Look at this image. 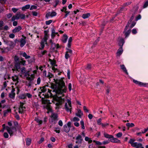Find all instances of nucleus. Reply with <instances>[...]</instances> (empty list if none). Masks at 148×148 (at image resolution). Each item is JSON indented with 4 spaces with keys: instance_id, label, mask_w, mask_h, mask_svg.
I'll return each mask as SVG.
<instances>
[{
    "instance_id": "obj_1",
    "label": "nucleus",
    "mask_w": 148,
    "mask_h": 148,
    "mask_svg": "<svg viewBox=\"0 0 148 148\" xmlns=\"http://www.w3.org/2000/svg\"><path fill=\"white\" fill-rule=\"evenodd\" d=\"M57 82L59 87L56 89V92L57 94H58V96L60 97V100L59 101H57L56 103V106L55 108L58 110L61 108L62 103L64 101V99L62 98V96L60 95L64 96V93L66 91V88L65 86V83L62 78Z\"/></svg>"
},
{
    "instance_id": "obj_2",
    "label": "nucleus",
    "mask_w": 148,
    "mask_h": 148,
    "mask_svg": "<svg viewBox=\"0 0 148 148\" xmlns=\"http://www.w3.org/2000/svg\"><path fill=\"white\" fill-rule=\"evenodd\" d=\"M40 88L41 92H39L40 94H38V96L40 98H41L42 99L43 98L45 97L48 98L51 96L52 94L51 93V90H49V89H48V93L47 94H45V95H44V96H41V94H42V93L45 92L47 91V89L45 88V86H43L42 88L40 87Z\"/></svg>"
},
{
    "instance_id": "obj_3",
    "label": "nucleus",
    "mask_w": 148,
    "mask_h": 148,
    "mask_svg": "<svg viewBox=\"0 0 148 148\" xmlns=\"http://www.w3.org/2000/svg\"><path fill=\"white\" fill-rule=\"evenodd\" d=\"M25 17V15L24 14H21L19 12L17 13L16 15L13 16L12 18V21H14L15 20L18 19L19 18L24 19Z\"/></svg>"
},
{
    "instance_id": "obj_4",
    "label": "nucleus",
    "mask_w": 148,
    "mask_h": 148,
    "mask_svg": "<svg viewBox=\"0 0 148 148\" xmlns=\"http://www.w3.org/2000/svg\"><path fill=\"white\" fill-rule=\"evenodd\" d=\"M15 127H9L8 126H7L6 129L10 134V136H12L13 133V130H14L16 131V127L18 125V123L17 122H14Z\"/></svg>"
},
{
    "instance_id": "obj_5",
    "label": "nucleus",
    "mask_w": 148,
    "mask_h": 148,
    "mask_svg": "<svg viewBox=\"0 0 148 148\" xmlns=\"http://www.w3.org/2000/svg\"><path fill=\"white\" fill-rule=\"evenodd\" d=\"M66 101L67 103L66 102L65 103V109L67 112H70V113H71V101L70 100L67 99Z\"/></svg>"
},
{
    "instance_id": "obj_6",
    "label": "nucleus",
    "mask_w": 148,
    "mask_h": 148,
    "mask_svg": "<svg viewBox=\"0 0 148 148\" xmlns=\"http://www.w3.org/2000/svg\"><path fill=\"white\" fill-rule=\"evenodd\" d=\"M24 103L21 102H20V105L18 109L19 113L22 114L25 110V107L24 106Z\"/></svg>"
},
{
    "instance_id": "obj_7",
    "label": "nucleus",
    "mask_w": 148,
    "mask_h": 148,
    "mask_svg": "<svg viewBox=\"0 0 148 148\" xmlns=\"http://www.w3.org/2000/svg\"><path fill=\"white\" fill-rule=\"evenodd\" d=\"M67 51L66 53L65 57L66 59H68L70 57L72 53V50L66 48Z\"/></svg>"
},
{
    "instance_id": "obj_8",
    "label": "nucleus",
    "mask_w": 148,
    "mask_h": 148,
    "mask_svg": "<svg viewBox=\"0 0 148 148\" xmlns=\"http://www.w3.org/2000/svg\"><path fill=\"white\" fill-rule=\"evenodd\" d=\"M20 63L19 62H16L15 63V68L14 69H12V71H16V72L17 73V72H19L20 71L19 70L21 68H20Z\"/></svg>"
},
{
    "instance_id": "obj_9",
    "label": "nucleus",
    "mask_w": 148,
    "mask_h": 148,
    "mask_svg": "<svg viewBox=\"0 0 148 148\" xmlns=\"http://www.w3.org/2000/svg\"><path fill=\"white\" fill-rule=\"evenodd\" d=\"M51 116L52 122L54 121V123H56V121L58 120L57 114L55 113H52Z\"/></svg>"
},
{
    "instance_id": "obj_10",
    "label": "nucleus",
    "mask_w": 148,
    "mask_h": 148,
    "mask_svg": "<svg viewBox=\"0 0 148 148\" xmlns=\"http://www.w3.org/2000/svg\"><path fill=\"white\" fill-rule=\"evenodd\" d=\"M76 140L77 141H76V143L78 144L81 143L83 140L82 136L80 135H78L76 137Z\"/></svg>"
},
{
    "instance_id": "obj_11",
    "label": "nucleus",
    "mask_w": 148,
    "mask_h": 148,
    "mask_svg": "<svg viewBox=\"0 0 148 148\" xmlns=\"http://www.w3.org/2000/svg\"><path fill=\"white\" fill-rule=\"evenodd\" d=\"M12 79L14 82L15 85H16L18 82V78L17 76L14 75L12 77Z\"/></svg>"
},
{
    "instance_id": "obj_12",
    "label": "nucleus",
    "mask_w": 148,
    "mask_h": 148,
    "mask_svg": "<svg viewBox=\"0 0 148 148\" xmlns=\"http://www.w3.org/2000/svg\"><path fill=\"white\" fill-rule=\"evenodd\" d=\"M35 75L34 73L31 74V75H30V76L29 77H27V79L29 81H32L35 78Z\"/></svg>"
},
{
    "instance_id": "obj_13",
    "label": "nucleus",
    "mask_w": 148,
    "mask_h": 148,
    "mask_svg": "<svg viewBox=\"0 0 148 148\" xmlns=\"http://www.w3.org/2000/svg\"><path fill=\"white\" fill-rule=\"evenodd\" d=\"M47 39H46L45 38H44L41 41V49H42L44 48L45 47V43L46 44H47Z\"/></svg>"
},
{
    "instance_id": "obj_14",
    "label": "nucleus",
    "mask_w": 148,
    "mask_h": 148,
    "mask_svg": "<svg viewBox=\"0 0 148 148\" xmlns=\"http://www.w3.org/2000/svg\"><path fill=\"white\" fill-rule=\"evenodd\" d=\"M22 29L21 27L20 26H18L16 27L13 30L12 32L14 33H16L18 32Z\"/></svg>"
},
{
    "instance_id": "obj_15",
    "label": "nucleus",
    "mask_w": 148,
    "mask_h": 148,
    "mask_svg": "<svg viewBox=\"0 0 148 148\" xmlns=\"http://www.w3.org/2000/svg\"><path fill=\"white\" fill-rule=\"evenodd\" d=\"M14 91L15 90L14 89H13L12 90L11 92L9 94V97L10 98L12 99H14V98L15 94L14 92Z\"/></svg>"
},
{
    "instance_id": "obj_16",
    "label": "nucleus",
    "mask_w": 148,
    "mask_h": 148,
    "mask_svg": "<svg viewBox=\"0 0 148 148\" xmlns=\"http://www.w3.org/2000/svg\"><path fill=\"white\" fill-rule=\"evenodd\" d=\"M1 52L2 53H7L9 51V49L8 47L1 48Z\"/></svg>"
},
{
    "instance_id": "obj_17",
    "label": "nucleus",
    "mask_w": 148,
    "mask_h": 148,
    "mask_svg": "<svg viewBox=\"0 0 148 148\" xmlns=\"http://www.w3.org/2000/svg\"><path fill=\"white\" fill-rule=\"evenodd\" d=\"M134 17V15H133L132 17H131L129 21L127 24L126 25L125 27V31L127 29L128 27L129 26L130 24V23L131 22V21H132V20L133 19Z\"/></svg>"
},
{
    "instance_id": "obj_18",
    "label": "nucleus",
    "mask_w": 148,
    "mask_h": 148,
    "mask_svg": "<svg viewBox=\"0 0 148 148\" xmlns=\"http://www.w3.org/2000/svg\"><path fill=\"white\" fill-rule=\"evenodd\" d=\"M121 69L123 70L125 73L127 75L128 74V73L127 72L126 68L125 67V66L123 64H122L120 65Z\"/></svg>"
},
{
    "instance_id": "obj_19",
    "label": "nucleus",
    "mask_w": 148,
    "mask_h": 148,
    "mask_svg": "<svg viewBox=\"0 0 148 148\" xmlns=\"http://www.w3.org/2000/svg\"><path fill=\"white\" fill-rule=\"evenodd\" d=\"M142 144L141 143H138L137 142H134V145L133 147H136V148H139L142 146Z\"/></svg>"
},
{
    "instance_id": "obj_20",
    "label": "nucleus",
    "mask_w": 148,
    "mask_h": 148,
    "mask_svg": "<svg viewBox=\"0 0 148 148\" xmlns=\"http://www.w3.org/2000/svg\"><path fill=\"white\" fill-rule=\"evenodd\" d=\"M83 115V112L81 111L80 110H78L77 113L76 114V115L80 118H81V116H82Z\"/></svg>"
},
{
    "instance_id": "obj_21",
    "label": "nucleus",
    "mask_w": 148,
    "mask_h": 148,
    "mask_svg": "<svg viewBox=\"0 0 148 148\" xmlns=\"http://www.w3.org/2000/svg\"><path fill=\"white\" fill-rule=\"evenodd\" d=\"M70 130V128L65 125L64 126V130L66 132H68Z\"/></svg>"
},
{
    "instance_id": "obj_22",
    "label": "nucleus",
    "mask_w": 148,
    "mask_h": 148,
    "mask_svg": "<svg viewBox=\"0 0 148 148\" xmlns=\"http://www.w3.org/2000/svg\"><path fill=\"white\" fill-rule=\"evenodd\" d=\"M123 51V49L122 47H120L118 49L117 52V56H120L122 53Z\"/></svg>"
},
{
    "instance_id": "obj_23",
    "label": "nucleus",
    "mask_w": 148,
    "mask_h": 148,
    "mask_svg": "<svg viewBox=\"0 0 148 148\" xmlns=\"http://www.w3.org/2000/svg\"><path fill=\"white\" fill-rule=\"evenodd\" d=\"M124 42V39L123 38H121L119 42V45L120 47H122Z\"/></svg>"
},
{
    "instance_id": "obj_24",
    "label": "nucleus",
    "mask_w": 148,
    "mask_h": 148,
    "mask_svg": "<svg viewBox=\"0 0 148 148\" xmlns=\"http://www.w3.org/2000/svg\"><path fill=\"white\" fill-rule=\"evenodd\" d=\"M21 44L20 46L21 47H23L25 44L26 41L24 39H22L20 41Z\"/></svg>"
},
{
    "instance_id": "obj_25",
    "label": "nucleus",
    "mask_w": 148,
    "mask_h": 148,
    "mask_svg": "<svg viewBox=\"0 0 148 148\" xmlns=\"http://www.w3.org/2000/svg\"><path fill=\"white\" fill-rule=\"evenodd\" d=\"M68 39V36L67 35L64 34L63 36V37L62 38V41L64 43H65L67 41V39Z\"/></svg>"
},
{
    "instance_id": "obj_26",
    "label": "nucleus",
    "mask_w": 148,
    "mask_h": 148,
    "mask_svg": "<svg viewBox=\"0 0 148 148\" xmlns=\"http://www.w3.org/2000/svg\"><path fill=\"white\" fill-rule=\"evenodd\" d=\"M112 139H111V141L113 143H119L120 142V140L114 138L113 137V138H112Z\"/></svg>"
},
{
    "instance_id": "obj_27",
    "label": "nucleus",
    "mask_w": 148,
    "mask_h": 148,
    "mask_svg": "<svg viewBox=\"0 0 148 148\" xmlns=\"http://www.w3.org/2000/svg\"><path fill=\"white\" fill-rule=\"evenodd\" d=\"M72 40V38L71 37H70L68 40V47L70 48L71 45V42Z\"/></svg>"
},
{
    "instance_id": "obj_28",
    "label": "nucleus",
    "mask_w": 148,
    "mask_h": 148,
    "mask_svg": "<svg viewBox=\"0 0 148 148\" xmlns=\"http://www.w3.org/2000/svg\"><path fill=\"white\" fill-rule=\"evenodd\" d=\"M127 30V29L125 31L124 30V33H125L126 37H127L129 35L131 32L130 30H128L127 31H126Z\"/></svg>"
},
{
    "instance_id": "obj_29",
    "label": "nucleus",
    "mask_w": 148,
    "mask_h": 148,
    "mask_svg": "<svg viewBox=\"0 0 148 148\" xmlns=\"http://www.w3.org/2000/svg\"><path fill=\"white\" fill-rule=\"evenodd\" d=\"M90 16V14L89 13L84 14H83L82 17L84 19H85L88 18Z\"/></svg>"
},
{
    "instance_id": "obj_30",
    "label": "nucleus",
    "mask_w": 148,
    "mask_h": 148,
    "mask_svg": "<svg viewBox=\"0 0 148 148\" xmlns=\"http://www.w3.org/2000/svg\"><path fill=\"white\" fill-rule=\"evenodd\" d=\"M19 70L21 71V73L22 74H24L26 71L25 68L24 67L21 68Z\"/></svg>"
},
{
    "instance_id": "obj_31",
    "label": "nucleus",
    "mask_w": 148,
    "mask_h": 148,
    "mask_svg": "<svg viewBox=\"0 0 148 148\" xmlns=\"http://www.w3.org/2000/svg\"><path fill=\"white\" fill-rule=\"evenodd\" d=\"M7 44L8 45L10 46L13 47L14 46V43L12 41H9L7 42Z\"/></svg>"
},
{
    "instance_id": "obj_32",
    "label": "nucleus",
    "mask_w": 148,
    "mask_h": 148,
    "mask_svg": "<svg viewBox=\"0 0 148 148\" xmlns=\"http://www.w3.org/2000/svg\"><path fill=\"white\" fill-rule=\"evenodd\" d=\"M135 141V140L134 139H130L129 141V143L131 145L133 146L134 145V142Z\"/></svg>"
},
{
    "instance_id": "obj_33",
    "label": "nucleus",
    "mask_w": 148,
    "mask_h": 148,
    "mask_svg": "<svg viewBox=\"0 0 148 148\" xmlns=\"http://www.w3.org/2000/svg\"><path fill=\"white\" fill-rule=\"evenodd\" d=\"M133 82L135 83V84H138L139 85H143V83L141 82H138L136 80H135V79L133 80Z\"/></svg>"
},
{
    "instance_id": "obj_34",
    "label": "nucleus",
    "mask_w": 148,
    "mask_h": 148,
    "mask_svg": "<svg viewBox=\"0 0 148 148\" xmlns=\"http://www.w3.org/2000/svg\"><path fill=\"white\" fill-rule=\"evenodd\" d=\"M126 125L128 127H131L134 126V123H128L126 124Z\"/></svg>"
},
{
    "instance_id": "obj_35",
    "label": "nucleus",
    "mask_w": 148,
    "mask_h": 148,
    "mask_svg": "<svg viewBox=\"0 0 148 148\" xmlns=\"http://www.w3.org/2000/svg\"><path fill=\"white\" fill-rule=\"evenodd\" d=\"M104 136L107 138H113V136L112 135H109L105 133L104 134Z\"/></svg>"
},
{
    "instance_id": "obj_36",
    "label": "nucleus",
    "mask_w": 148,
    "mask_h": 148,
    "mask_svg": "<svg viewBox=\"0 0 148 148\" xmlns=\"http://www.w3.org/2000/svg\"><path fill=\"white\" fill-rule=\"evenodd\" d=\"M51 32V38H53L56 36L55 34V30L53 29H52Z\"/></svg>"
},
{
    "instance_id": "obj_37",
    "label": "nucleus",
    "mask_w": 148,
    "mask_h": 148,
    "mask_svg": "<svg viewBox=\"0 0 148 148\" xmlns=\"http://www.w3.org/2000/svg\"><path fill=\"white\" fill-rule=\"evenodd\" d=\"M19 98L20 99H25L26 98V97L25 95V93L19 96Z\"/></svg>"
},
{
    "instance_id": "obj_38",
    "label": "nucleus",
    "mask_w": 148,
    "mask_h": 148,
    "mask_svg": "<svg viewBox=\"0 0 148 148\" xmlns=\"http://www.w3.org/2000/svg\"><path fill=\"white\" fill-rule=\"evenodd\" d=\"M49 61L50 62L51 64L53 65H54L56 63V61L55 60H52L51 59H49Z\"/></svg>"
},
{
    "instance_id": "obj_39",
    "label": "nucleus",
    "mask_w": 148,
    "mask_h": 148,
    "mask_svg": "<svg viewBox=\"0 0 148 148\" xmlns=\"http://www.w3.org/2000/svg\"><path fill=\"white\" fill-rule=\"evenodd\" d=\"M30 7V5H25V6L23 7L22 8V10H25L26 9H28Z\"/></svg>"
},
{
    "instance_id": "obj_40",
    "label": "nucleus",
    "mask_w": 148,
    "mask_h": 148,
    "mask_svg": "<svg viewBox=\"0 0 148 148\" xmlns=\"http://www.w3.org/2000/svg\"><path fill=\"white\" fill-rule=\"evenodd\" d=\"M31 143V140L30 138H28L26 139V145H29Z\"/></svg>"
},
{
    "instance_id": "obj_41",
    "label": "nucleus",
    "mask_w": 148,
    "mask_h": 148,
    "mask_svg": "<svg viewBox=\"0 0 148 148\" xmlns=\"http://www.w3.org/2000/svg\"><path fill=\"white\" fill-rule=\"evenodd\" d=\"M23 57H25V58L26 59H29L30 57V56L27 55V54L25 52L23 54Z\"/></svg>"
},
{
    "instance_id": "obj_42",
    "label": "nucleus",
    "mask_w": 148,
    "mask_h": 148,
    "mask_svg": "<svg viewBox=\"0 0 148 148\" xmlns=\"http://www.w3.org/2000/svg\"><path fill=\"white\" fill-rule=\"evenodd\" d=\"M29 72V71H26L24 74H25V76L26 77V79H27V77L30 76Z\"/></svg>"
},
{
    "instance_id": "obj_43",
    "label": "nucleus",
    "mask_w": 148,
    "mask_h": 148,
    "mask_svg": "<svg viewBox=\"0 0 148 148\" xmlns=\"http://www.w3.org/2000/svg\"><path fill=\"white\" fill-rule=\"evenodd\" d=\"M80 124L82 126V128L83 129H84L85 127L84 125V122L83 120H81L80 121Z\"/></svg>"
},
{
    "instance_id": "obj_44",
    "label": "nucleus",
    "mask_w": 148,
    "mask_h": 148,
    "mask_svg": "<svg viewBox=\"0 0 148 148\" xmlns=\"http://www.w3.org/2000/svg\"><path fill=\"white\" fill-rule=\"evenodd\" d=\"M35 120L38 123H39V124H41L42 123V121L39 119L36 118Z\"/></svg>"
},
{
    "instance_id": "obj_45",
    "label": "nucleus",
    "mask_w": 148,
    "mask_h": 148,
    "mask_svg": "<svg viewBox=\"0 0 148 148\" xmlns=\"http://www.w3.org/2000/svg\"><path fill=\"white\" fill-rule=\"evenodd\" d=\"M85 140L86 141H88L89 143H91L92 142V140L90 139L87 136L85 137Z\"/></svg>"
},
{
    "instance_id": "obj_46",
    "label": "nucleus",
    "mask_w": 148,
    "mask_h": 148,
    "mask_svg": "<svg viewBox=\"0 0 148 148\" xmlns=\"http://www.w3.org/2000/svg\"><path fill=\"white\" fill-rule=\"evenodd\" d=\"M59 0H55L54 1V2L55 3V5H54V6L55 8L56 6L58 5L59 2Z\"/></svg>"
},
{
    "instance_id": "obj_47",
    "label": "nucleus",
    "mask_w": 148,
    "mask_h": 148,
    "mask_svg": "<svg viewBox=\"0 0 148 148\" xmlns=\"http://www.w3.org/2000/svg\"><path fill=\"white\" fill-rule=\"evenodd\" d=\"M79 119L77 117H74L73 119V121L74 122H75V121H79Z\"/></svg>"
},
{
    "instance_id": "obj_48",
    "label": "nucleus",
    "mask_w": 148,
    "mask_h": 148,
    "mask_svg": "<svg viewBox=\"0 0 148 148\" xmlns=\"http://www.w3.org/2000/svg\"><path fill=\"white\" fill-rule=\"evenodd\" d=\"M91 68V64H88L86 67V69L87 70H90Z\"/></svg>"
},
{
    "instance_id": "obj_49",
    "label": "nucleus",
    "mask_w": 148,
    "mask_h": 148,
    "mask_svg": "<svg viewBox=\"0 0 148 148\" xmlns=\"http://www.w3.org/2000/svg\"><path fill=\"white\" fill-rule=\"evenodd\" d=\"M57 14L55 12H51V17H52L56 15Z\"/></svg>"
},
{
    "instance_id": "obj_50",
    "label": "nucleus",
    "mask_w": 148,
    "mask_h": 148,
    "mask_svg": "<svg viewBox=\"0 0 148 148\" xmlns=\"http://www.w3.org/2000/svg\"><path fill=\"white\" fill-rule=\"evenodd\" d=\"M52 22V21L51 20L47 21H46V24L47 25H49Z\"/></svg>"
},
{
    "instance_id": "obj_51",
    "label": "nucleus",
    "mask_w": 148,
    "mask_h": 148,
    "mask_svg": "<svg viewBox=\"0 0 148 148\" xmlns=\"http://www.w3.org/2000/svg\"><path fill=\"white\" fill-rule=\"evenodd\" d=\"M101 119L100 118V119H98L97 121V124L98 125H101V124L102 123H101Z\"/></svg>"
},
{
    "instance_id": "obj_52",
    "label": "nucleus",
    "mask_w": 148,
    "mask_h": 148,
    "mask_svg": "<svg viewBox=\"0 0 148 148\" xmlns=\"http://www.w3.org/2000/svg\"><path fill=\"white\" fill-rule=\"evenodd\" d=\"M26 97H27L28 98H31L32 97V95L29 93H25Z\"/></svg>"
},
{
    "instance_id": "obj_53",
    "label": "nucleus",
    "mask_w": 148,
    "mask_h": 148,
    "mask_svg": "<svg viewBox=\"0 0 148 148\" xmlns=\"http://www.w3.org/2000/svg\"><path fill=\"white\" fill-rule=\"evenodd\" d=\"M122 136V134L121 132H119L116 134V136L118 137H120Z\"/></svg>"
},
{
    "instance_id": "obj_54",
    "label": "nucleus",
    "mask_w": 148,
    "mask_h": 148,
    "mask_svg": "<svg viewBox=\"0 0 148 148\" xmlns=\"http://www.w3.org/2000/svg\"><path fill=\"white\" fill-rule=\"evenodd\" d=\"M37 7L36 6L33 5H32L31 6V7L30 8V10H33V9H37Z\"/></svg>"
},
{
    "instance_id": "obj_55",
    "label": "nucleus",
    "mask_w": 148,
    "mask_h": 148,
    "mask_svg": "<svg viewBox=\"0 0 148 148\" xmlns=\"http://www.w3.org/2000/svg\"><path fill=\"white\" fill-rule=\"evenodd\" d=\"M70 71L69 70H68L67 71V75L68 78L69 79H70Z\"/></svg>"
},
{
    "instance_id": "obj_56",
    "label": "nucleus",
    "mask_w": 148,
    "mask_h": 148,
    "mask_svg": "<svg viewBox=\"0 0 148 148\" xmlns=\"http://www.w3.org/2000/svg\"><path fill=\"white\" fill-rule=\"evenodd\" d=\"M41 82V79L40 77H39L37 79V84L38 85Z\"/></svg>"
},
{
    "instance_id": "obj_57",
    "label": "nucleus",
    "mask_w": 148,
    "mask_h": 148,
    "mask_svg": "<svg viewBox=\"0 0 148 148\" xmlns=\"http://www.w3.org/2000/svg\"><path fill=\"white\" fill-rule=\"evenodd\" d=\"M3 136L5 138H7L8 137V135L6 132H5L4 133Z\"/></svg>"
},
{
    "instance_id": "obj_58",
    "label": "nucleus",
    "mask_w": 148,
    "mask_h": 148,
    "mask_svg": "<svg viewBox=\"0 0 148 148\" xmlns=\"http://www.w3.org/2000/svg\"><path fill=\"white\" fill-rule=\"evenodd\" d=\"M148 6V1H147L145 3L144 6V8H146Z\"/></svg>"
},
{
    "instance_id": "obj_59",
    "label": "nucleus",
    "mask_w": 148,
    "mask_h": 148,
    "mask_svg": "<svg viewBox=\"0 0 148 148\" xmlns=\"http://www.w3.org/2000/svg\"><path fill=\"white\" fill-rule=\"evenodd\" d=\"M15 35L13 34H11L9 35V37L10 38H13L14 37Z\"/></svg>"
},
{
    "instance_id": "obj_60",
    "label": "nucleus",
    "mask_w": 148,
    "mask_h": 148,
    "mask_svg": "<svg viewBox=\"0 0 148 148\" xmlns=\"http://www.w3.org/2000/svg\"><path fill=\"white\" fill-rule=\"evenodd\" d=\"M14 60L16 62H16H18V58L17 56H15L14 57Z\"/></svg>"
},
{
    "instance_id": "obj_61",
    "label": "nucleus",
    "mask_w": 148,
    "mask_h": 148,
    "mask_svg": "<svg viewBox=\"0 0 148 148\" xmlns=\"http://www.w3.org/2000/svg\"><path fill=\"white\" fill-rule=\"evenodd\" d=\"M58 125L60 126H62L63 125L62 122L61 120H60L58 123Z\"/></svg>"
},
{
    "instance_id": "obj_62",
    "label": "nucleus",
    "mask_w": 148,
    "mask_h": 148,
    "mask_svg": "<svg viewBox=\"0 0 148 148\" xmlns=\"http://www.w3.org/2000/svg\"><path fill=\"white\" fill-rule=\"evenodd\" d=\"M49 16H51V12H49L46 15V17L47 18H48Z\"/></svg>"
},
{
    "instance_id": "obj_63",
    "label": "nucleus",
    "mask_w": 148,
    "mask_h": 148,
    "mask_svg": "<svg viewBox=\"0 0 148 148\" xmlns=\"http://www.w3.org/2000/svg\"><path fill=\"white\" fill-rule=\"evenodd\" d=\"M83 109L84 111H85L86 112H88V110L87 108L86 107V106H84L83 107Z\"/></svg>"
},
{
    "instance_id": "obj_64",
    "label": "nucleus",
    "mask_w": 148,
    "mask_h": 148,
    "mask_svg": "<svg viewBox=\"0 0 148 148\" xmlns=\"http://www.w3.org/2000/svg\"><path fill=\"white\" fill-rule=\"evenodd\" d=\"M12 10L15 13L18 11V9L15 8H13L12 9Z\"/></svg>"
}]
</instances>
